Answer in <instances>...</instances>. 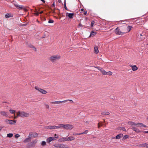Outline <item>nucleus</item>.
<instances>
[{"label":"nucleus","instance_id":"obj_53","mask_svg":"<svg viewBox=\"0 0 148 148\" xmlns=\"http://www.w3.org/2000/svg\"><path fill=\"white\" fill-rule=\"evenodd\" d=\"M143 132L145 133V134H146V133H148V131H144Z\"/></svg>","mask_w":148,"mask_h":148},{"label":"nucleus","instance_id":"obj_8","mask_svg":"<svg viewBox=\"0 0 148 148\" xmlns=\"http://www.w3.org/2000/svg\"><path fill=\"white\" fill-rule=\"evenodd\" d=\"M53 146L56 147L64 148H65V145L60 144H54Z\"/></svg>","mask_w":148,"mask_h":148},{"label":"nucleus","instance_id":"obj_29","mask_svg":"<svg viewBox=\"0 0 148 148\" xmlns=\"http://www.w3.org/2000/svg\"><path fill=\"white\" fill-rule=\"evenodd\" d=\"M64 6L65 9L66 10L68 11V9L67 8V7H66V0H64Z\"/></svg>","mask_w":148,"mask_h":148},{"label":"nucleus","instance_id":"obj_57","mask_svg":"<svg viewBox=\"0 0 148 148\" xmlns=\"http://www.w3.org/2000/svg\"><path fill=\"white\" fill-rule=\"evenodd\" d=\"M57 5H60V3H57Z\"/></svg>","mask_w":148,"mask_h":148},{"label":"nucleus","instance_id":"obj_24","mask_svg":"<svg viewBox=\"0 0 148 148\" xmlns=\"http://www.w3.org/2000/svg\"><path fill=\"white\" fill-rule=\"evenodd\" d=\"M120 29L118 27H116L115 30V32L116 34L119 35Z\"/></svg>","mask_w":148,"mask_h":148},{"label":"nucleus","instance_id":"obj_33","mask_svg":"<svg viewBox=\"0 0 148 148\" xmlns=\"http://www.w3.org/2000/svg\"><path fill=\"white\" fill-rule=\"evenodd\" d=\"M13 134L12 133H9L7 134V137L11 138L13 136Z\"/></svg>","mask_w":148,"mask_h":148},{"label":"nucleus","instance_id":"obj_32","mask_svg":"<svg viewBox=\"0 0 148 148\" xmlns=\"http://www.w3.org/2000/svg\"><path fill=\"white\" fill-rule=\"evenodd\" d=\"M88 131L87 130H86L84 132H83L79 133V134H79V135L84 134H86L88 133Z\"/></svg>","mask_w":148,"mask_h":148},{"label":"nucleus","instance_id":"obj_62","mask_svg":"<svg viewBox=\"0 0 148 148\" xmlns=\"http://www.w3.org/2000/svg\"><path fill=\"white\" fill-rule=\"evenodd\" d=\"M147 120L148 121V117L147 118Z\"/></svg>","mask_w":148,"mask_h":148},{"label":"nucleus","instance_id":"obj_37","mask_svg":"<svg viewBox=\"0 0 148 148\" xmlns=\"http://www.w3.org/2000/svg\"><path fill=\"white\" fill-rule=\"evenodd\" d=\"M95 21H92L90 23L91 27H92L93 26V25Z\"/></svg>","mask_w":148,"mask_h":148},{"label":"nucleus","instance_id":"obj_19","mask_svg":"<svg viewBox=\"0 0 148 148\" xmlns=\"http://www.w3.org/2000/svg\"><path fill=\"white\" fill-rule=\"evenodd\" d=\"M67 101H54V102H51V103L52 104H60L61 103H62L64 102V101L66 102Z\"/></svg>","mask_w":148,"mask_h":148},{"label":"nucleus","instance_id":"obj_51","mask_svg":"<svg viewBox=\"0 0 148 148\" xmlns=\"http://www.w3.org/2000/svg\"><path fill=\"white\" fill-rule=\"evenodd\" d=\"M78 26L79 27H81L82 26V25L81 23H79V24Z\"/></svg>","mask_w":148,"mask_h":148},{"label":"nucleus","instance_id":"obj_41","mask_svg":"<svg viewBox=\"0 0 148 148\" xmlns=\"http://www.w3.org/2000/svg\"><path fill=\"white\" fill-rule=\"evenodd\" d=\"M58 16L60 17V19L62 16L63 14V13L61 14L60 13V12L59 11L58 13Z\"/></svg>","mask_w":148,"mask_h":148},{"label":"nucleus","instance_id":"obj_44","mask_svg":"<svg viewBox=\"0 0 148 148\" xmlns=\"http://www.w3.org/2000/svg\"><path fill=\"white\" fill-rule=\"evenodd\" d=\"M35 89L36 90H37L39 92V90H40V88H39L38 87H35Z\"/></svg>","mask_w":148,"mask_h":148},{"label":"nucleus","instance_id":"obj_4","mask_svg":"<svg viewBox=\"0 0 148 148\" xmlns=\"http://www.w3.org/2000/svg\"><path fill=\"white\" fill-rule=\"evenodd\" d=\"M61 56L59 55H53L51 56L49 58V60L51 62H54L56 60H60Z\"/></svg>","mask_w":148,"mask_h":148},{"label":"nucleus","instance_id":"obj_7","mask_svg":"<svg viewBox=\"0 0 148 148\" xmlns=\"http://www.w3.org/2000/svg\"><path fill=\"white\" fill-rule=\"evenodd\" d=\"M74 127L73 125L70 124H65V129L67 130H71Z\"/></svg>","mask_w":148,"mask_h":148},{"label":"nucleus","instance_id":"obj_59","mask_svg":"<svg viewBox=\"0 0 148 148\" xmlns=\"http://www.w3.org/2000/svg\"><path fill=\"white\" fill-rule=\"evenodd\" d=\"M57 9L60 12V10L58 9Z\"/></svg>","mask_w":148,"mask_h":148},{"label":"nucleus","instance_id":"obj_13","mask_svg":"<svg viewBox=\"0 0 148 148\" xmlns=\"http://www.w3.org/2000/svg\"><path fill=\"white\" fill-rule=\"evenodd\" d=\"M123 136V134H120L117 135L115 138H115L116 139H119L122 137Z\"/></svg>","mask_w":148,"mask_h":148},{"label":"nucleus","instance_id":"obj_1","mask_svg":"<svg viewBox=\"0 0 148 148\" xmlns=\"http://www.w3.org/2000/svg\"><path fill=\"white\" fill-rule=\"evenodd\" d=\"M128 123L130 125L132 126V130H133L137 133L141 132V131L136 127L146 128L147 127L146 125L143 124V123H136L134 122L130 121Z\"/></svg>","mask_w":148,"mask_h":148},{"label":"nucleus","instance_id":"obj_21","mask_svg":"<svg viewBox=\"0 0 148 148\" xmlns=\"http://www.w3.org/2000/svg\"><path fill=\"white\" fill-rule=\"evenodd\" d=\"M48 129L50 130H53L54 129H57V126H50L48 127Z\"/></svg>","mask_w":148,"mask_h":148},{"label":"nucleus","instance_id":"obj_35","mask_svg":"<svg viewBox=\"0 0 148 148\" xmlns=\"http://www.w3.org/2000/svg\"><path fill=\"white\" fill-rule=\"evenodd\" d=\"M129 137V136L127 135H125L123 137V140H125L127 139Z\"/></svg>","mask_w":148,"mask_h":148},{"label":"nucleus","instance_id":"obj_5","mask_svg":"<svg viewBox=\"0 0 148 148\" xmlns=\"http://www.w3.org/2000/svg\"><path fill=\"white\" fill-rule=\"evenodd\" d=\"M55 137H48L47 139V143H49L51 141H54L58 138V136L56 134H54Z\"/></svg>","mask_w":148,"mask_h":148},{"label":"nucleus","instance_id":"obj_30","mask_svg":"<svg viewBox=\"0 0 148 148\" xmlns=\"http://www.w3.org/2000/svg\"><path fill=\"white\" fill-rule=\"evenodd\" d=\"M9 111L11 114H14L15 115V110H12V109H10Z\"/></svg>","mask_w":148,"mask_h":148},{"label":"nucleus","instance_id":"obj_61","mask_svg":"<svg viewBox=\"0 0 148 148\" xmlns=\"http://www.w3.org/2000/svg\"><path fill=\"white\" fill-rule=\"evenodd\" d=\"M69 101H72V100H70Z\"/></svg>","mask_w":148,"mask_h":148},{"label":"nucleus","instance_id":"obj_40","mask_svg":"<svg viewBox=\"0 0 148 148\" xmlns=\"http://www.w3.org/2000/svg\"><path fill=\"white\" fill-rule=\"evenodd\" d=\"M126 33L125 32H122L121 31H120L119 33V35H123L125 34Z\"/></svg>","mask_w":148,"mask_h":148},{"label":"nucleus","instance_id":"obj_2","mask_svg":"<svg viewBox=\"0 0 148 148\" xmlns=\"http://www.w3.org/2000/svg\"><path fill=\"white\" fill-rule=\"evenodd\" d=\"M94 68L99 70L102 74L104 75L110 76L113 74V73L112 71H110L107 72L105 70L101 67L98 66H94Z\"/></svg>","mask_w":148,"mask_h":148},{"label":"nucleus","instance_id":"obj_22","mask_svg":"<svg viewBox=\"0 0 148 148\" xmlns=\"http://www.w3.org/2000/svg\"><path fill=\"white\" fill-rule=\"evenodd\" d=\"M96 34V33L95 32L94 30H92L90 32V35L88 37H91V36H94Z\"/></svg>","mask_w":148,"mask_h":148},{"label":"nucleus","instance_id":"obj_46","mask_svg":"<svg viewBox=\"0 0 148 148\" xmlns=\"http://www.w3.org/2000/svg\"><path fill=\"white\" fill-rule=\"evenodd\" d=\"M140 31H139L137 34V36L138 37H139L140 36Z\"/></svg>","mask_w":148,"mask_h":148},{"label":"nucleus","instance_id":"obj_17","mask_svg":"<svg viewBox=\"0 0 148 148\" xmlns=\"http://www.w3.org/2000/svg\"><path fill=\"white\" fill-rule=\"evenodd\" d=\"M65 124H60L58 125V126H57V129H59L60 128H62L65 129Z\"/></svg>","mask_w":148,"mask_h":148},{"label":"nucleus","instance_id":"obj_52","mask_svg":"<svg viewBox=\"0 0 148 148\" xmlns=\"http://www.w3.org/2000/svg\"><path fill=\"white\" fill-rule=\"evenodd\" d=\"M14 115V119H16L18 117V116H17V115L16 116H15V114Z\"/></svg>","mask_w":148,"mask_h":148},{"label":"nucleus","instance_id":"obj_12","mask_svg":"<svg viewBox=\"0 0 148 148\" xmlns=\"http://www.w3.org/2000/svg\"><path fill=\"white\" fill-rule=\"evenodd\" d=\"M37 142L38 140L36 139H35L31 142L30 144L31 146H34L37 143Z\"/></svg>","mask_w":148,"mask_h":148},{"label":"nucleus","instance_id":"obj_47","mask_svg":"<svg viewBox=\"0 0 148 148\" xmlns=\"http://www.w3.org/2000/svg\"><path fill=\"white\" fill-rule=\"evenodd\" d=\"M51 7H55V2L54 1L53 3V4H52L51 5Z\"/></svg>","mask_w":148,"mask_h":148},{"label":"nucleus","instance_id":"obj_31","mask_svg":"<svg viewBox=\"0 0 148 148\" xmlns=\"http://www.w3.org/2000/svg\"><path fill=\"white\" fill-rule=\"evenodd\" d=\"M40 145L42 146H44L46 145V143L45 141H42L41 142Z\"/></svg>","mask_w":148,"mask_h":148},{"label":"nucleus","instance_id":"obj_39","mask_svg":"<svg viewBox=\"0 0 148 148\" xmlns=\"http://www.w3.org/2000/svg\"><path fill=\"white\" fill-rule=\"evenodd\" d=\"M33 134L32 133H29V135L28 137H30L31 138L33 136Z\"/></svg>","mask_w":148,"mask_h":148},{"label":"nucleus","instance_id":"obj_27","mask_svg":"<svg viewBox=\"0 0 148 148\" xmlns=\"http://www.w3.org/2000/svg\"><path fill=\"white\" fill-rule=\"evenodd\" d=\"M132 28V26L128 25L127 27V30L128 31V32H130Z\"/></svg>","mask_w":148,"mask_h":148},{"label":"nucleus","instance_id":"obj_18","mask_svg":"<svg viewBox=\"0 0 148 148\" xmlns=\"http://www.w3.org/2000/svg\"><path fill=\"white\" fill-rule=\"evenodd\" d=\"M99 52L98 47H95L94 48V53L95 54H97Z\"/></svg>","mask_w":148,"mask_h":148},{"label":"nucleus","instance_id":"obj_48","mask_svg":"<svg viewBox=\"0 0 148 148\" xmlns=\"http://www.w3.org/2000/svg\"><path fill=\"white\" fill-rule=\"evenodd\" d=\"M68 141V138L64 139V140H63V141Z\"/></svg>","mask_w":148,"mask_h":148},{"label":"nucleus","instance_id":"obj_38","mask_svg":"<svg viewBox=\"0 0 148 148\" xmlns=\"http://www.w3.org/2000/svg\"><path fill=\"white\" fill-rule=\"evenodd\" d=\"M48 22L49 23H52L54 22V21L52 19H50L49 20Z\"/></svg>","mask_w":148,"mask_h":148},{"label":"nucleus","instance_id":"obj_54","mask_svg":"<svg viewBox=\"0 0 148 148\" xmlns=\"http://www.w3.org/2000/svg\"><path fill=\"white\" fill-rule=\"evenodd\" d=\"M61 2V0H58V3H60Z\"/></svg>","mask_w":148,"mask_h":148},{"label":"nucleus","instance_id":"obj_43","mask_svg":"<svg viewBox=\"0 0 148 148\" xmlns=\"http://www.w3.org/2000/svg\"><path fill=\"white\" fill-rule=\"evenodd\" d=\"M33 136L34 137H37L38 136V134L36 133H34Z\"/></svg>","mask_w":148,"mask_h":148},{"label":"nucleus","instance_id":"obj_63","mask_svg":"<svg viewBox=\"0 0 148 148\" xmlns=\"http://www.w3.org/2000/svg\"><path fill=\"white\" fill-rule=\"evenodd\" d=\"M147 45H148V43L147 44Z\"/></svg>","mask_w":148,"mask_h":148},{"label":"nucleus","instance_id":"obj_14","mask_svg":"<svg viewBox=\"0 0 148 148\" xmlns=\"http://www.w3.org/2000/svg\"><path fill=\"white\" fill-rule=\"evenodd\" d=\"M14 5L16 8L20 10L23 9L24 7V6L23 5H19L16 4H15Z\"/></svg>","mask_w":148,"mask_h":148},{"label":"nucleus","instance_id":"obj_55","mask_svg":"<svg viewBox=\"0 0 148 148\" xmlns=\"http://www.w3.org/2000/svg\"><path fill=\"white\" fill-rule=\"evenodd\" d=\"M41 1H42L43 3H45V0H40Z\"/></svg>","mask_w":148,"mask_h":148},{"label":"nucleus","instance_id":"obj_16","mask_svg":"<svg viewBox=\"0 0 148 148\" xmlns=\"http://www.w3.org/2000/svg\"><path fill=\"white\" fill-rule=\"evenodd\" d=\"M13 15L12 14L10 13H8L5 14V17L6 18H8L10 17H12Z\"/></svg>","mask_w":148,"mask_h":148},{"label":"nucleus","instance_id":"obj_23","mask_svg":"<svg viewBox=\"0 0 148 148\" xmlns=\"http://www.w3.org/2000/svg\"><path fill=\"white\" fill-rule=\"evenodd\" d=\"M31 139V138L30 137H28L24 140L23 142L25 143H27L30 141Z\"/></svg>","mask_w":148,"mask_h":148},{"label":"nucleus","instance_id":"obj_49","mask_svg":"<svg viewBox=\"0 0 148 148\" xmlns=\"http://www.w3.org/2000/svg\"><path fill=\"white\" fill-rule=\"evenodd\" d=\"M80 11L81 12H84V9L83 8H82L80 10Z\"/></svg>","mask_w":148,"mask_h":148},{"label":"nucleus","instance_id":"obj_45","mask_svg":"<svg viewBox=\"0 0 148 148\" xmlns=\"http://www.w3.org/2000/svg\"><path fill=\"white\" fill-rule=\"evenodd\" d=\"M28 23H26L25 24H22V26H25L27 25L28 24Z\"/></svg>","mask_w":148,"mask_h":148},{"label":"nucleus","instance_id":"obj_60","mask_svg":"<svg viewBox=\"0 0 148 148\" xmlns=\"http://www.w3.org/2000/svg\"><path fill=\"white\" fill-rule=\"evenodd\" d=\"M98 127H99L100 126H99V123H98Z\"/></svg>","mask_w":148,"mask_h":148},{"label":"nucleus","instance_id":"obj_25","mask_svg":"<svg viewBox=\"0 0 148 148\" xmlns=\"http://www.w3.org/2000/svg\"><path fill=\"white\" fill-rule=\"evenodd\" d=\"M39 92L43 94H45L47 93V92L46 90L41 88L39 90Z\"/></svg>","mask_w":148,"mask_h":148},{"label":"nucleus","instance_id":"obj_11","mask_svg":"<svg viewBox=\"0 0 148 148\" xmlns=\"http://www.w3.org/2000/svg\"><path fill=\"white\" fill-rule=\"evenodd\" d=\"M130 66L131 67L132 70L133 71H137L138 68V67L135 65H130Z\"/></svg>","mask_w":148,"mask_h":148},{"label":"nucleus","instance_id":"obj_26","mask_svg":"<svg viewBox=\"0 0 148 148\" xmlns=\"http://www.w3.org/2000/svg\"><path fill=\"white\" fill-rule=\"evenodd\" d=\"M68 138V141H71L75 139V138L73 136L69 137Z\"/></svg>","mask_w":148,"mask_h":148},{"label":"nucleus","instance_id":"obj_10","mask_svg":"<svg viewBox=\"0 0 148 148\" xmlns=\"http://www.w3.org/2000/svg\"><path fill=\"white\" fill-rule=\"evenodd\" d=\"M0 114L3 116L7 117L8 116V113L7 112L4 111H2L0 112Z\"/></svg>","mask_w":148,"mask_h":148},{"label":"nucleus","instance_id":"obj_58","mask_svg":"<svg viewBox=\"0 0 148 148\" xmlns=\"http://www.w3.org/2000/svg\"><path fill=\"white\" fill-rule=\"evenodd\" d=\"M84 122H85V123H88V121H85Z\"/></svg>","mask_w":148,"mask_h":148},{"label":"nucleus","instance_id":"obj_6","mask_svg":"<svg viewBox=\"0 0 148 148\" xmlns=\"http://www.w3.org/2000/svg\"><path fill=\"white\" fill-rule=\"evenodd\" d=\"M5 121L7 124L10 125L14 124L16 122V120H13L10 119H6Z\"/></svg>","mask_w":148,"mask_h":148},{"label":"nucleus","instance_id":"obj_42","mask_svg":"<svg viewBox=\"0 0 148 148\" xmlns=\"http://www.w3.org/2000/svg\"><path fill=\"white\" fill-rule=\"evenodd\" d=\"M20 136V135L18 134H16L15 135V138H17Z\"/></svg>","mask_w":148,"mask_h":148},{"label":"nucleus","instance_id":"obj_20","mask_svg":"<svg viewBox=\"0 0 148 148\" xmlns=\"http://www.w3.org/2000/svg\"><path fill=\"white\" fill-rule=\"evenodd\" d=\"M138 146L148 148V144L145 143L143 144H140Z\"/></svg>","mask_w":148,"mask_h":148},{"label":"nucleus","instance_id":"obj_56","mask_svg":"<svg viewBox=\"0 0 148 148\" xmlns=\"http://www.w3.org/2000/svg\"><path fill=\"white\" fill-rule=\"evenodd\" d=\"M32 47L34 49L35 51H36L37 50V49L35 47Z\"/></svg>","mask_w":148,"mask_h":148},{"label":"nucleus","instance_id":"obj_50","mask_svg":"<svg viewBox=\"0 0 148 148\" xmlns=\"http://www.w3.org/2000/svg\"><path fill=\"white\" fill-rule=\"evenodd\" d=\"M87 11H84V15H86L87 14Z\"/></svg>","mask_w":148,"mask_h":148},{"label":"nucleus","instance_id":"obj_34","mask_svg":"<svg viewBox=\"0 0 148 148\" xmlns=\"http://www.w3.org/2000/svg\"><path fill=\"white\" fill-rule=\"evenodd\" d=\"M145 34V33L144 32H142L141 31H140V36H144Z\"/></svg>","mask_w":148,"mask_h":148},{"label":"nucleus","instance_id":"obj_15","mask_svg":"<svg viewBox=\"0 0 148 148\" xmlns=\"http://www.w3.org/2000/svg\"><path fill=\"white\" fill-rule=\"evenodd\" d=\"M110 114V112L108 111H103L101 113V114L103 115H109Z\"/></svg>","mask_w":148,"mask_h":148},{"label":"nucleus","instance_id":"obj_3","mask_svg":"<svg viewBox=\"0 0 148 148\" xmlns=\"http://www.w3.org/2000/svg\"><path fill=\"white\" fill-rule=\"evenodd\" d=\"M17 116H19L21 117H27L29 116V114L27 112L23 111H18L16 112Z\"/></svg>","mask_w":148,"mask_h":148},{"label":"nucleus","instance_id":"obj_9","mask_svg":"<svg viewBox=\"0 0 148 148\" xmlns=\"http://www.w3.org/2000/svg\"><path fill=\"white\" fill-rule=\"evenodd\" d=\"M75 14L74 13H70L67 12L66 13V16L70 19H72Z\"/></svg>","mask_w":148,"mask_h":148},{"label":"nucleus","instance_id":"obj_28","mask_svg":"<svg viewBox=\"0 0 148 148\" xmlns=\"http://www.w3.org/2000/svg\"><path fill=\"white\" fill-rule=\"evenodd\" d=\"M34 14L36 16H38L39 14V12L36 10H34Z\"/></svg>","mask_w":148,"mask_h":148},{"label":"nucleus","instance_id":"obj_36","mask_svg":"<svg viewBox=\"0 0 148 148\" xmlns=\"http://www.w3.org/2000/svg\"><path fill=\"white\" fill-rule=\"evenodd\" d=\"M45 108L47 109H49L50 108L49 106V105L47 104H45Z\"/></svg>","mask_w":148,"mask_h":148}]
</instances>
